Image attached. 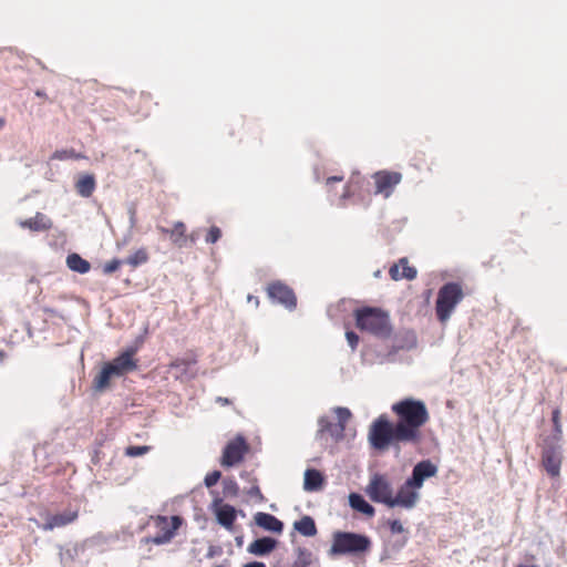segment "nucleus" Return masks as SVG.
I'll return each instance as SVG.
<instances>
[{
	"mask_svg": "<svg viewBox=\"0 0 567 567\" xmlns=\"http://www.w3.org/2000/svg\"><path fill=\"white\" fill-rule=\"evenodd\" d=\"M396 415L398 435L408 443L416 444L421 441V427L429 420V412L423 401L405 398L392 405Z\"/></svg>",
	"mask_w": 567,
	"mask_h": 567,
	"instance_id": "1",
	"label": "nucleus"
},
{
	"mask_svg": "<svg viewBox=\"0 0 567 567\" xmlns=\"http://www.w3.org/2000/svg\"><path fill=\"white\" fill-rule=\"evenodd\" d=\"M355 326L368 331L380 340L392 337L393 326L389 312L377 307H363L354 312Z\"/></svg>",
	"mask_w": 567,
	"mask_h": 567,
	"instance_id": "2",
	"label": "nucleus"
},
{
	"mask_svg": "<svg viewBox=\"0 0 567 567\" xmlns=\"http://www.w3.org/2000/svg\"><path fill=\"white\" fill-rule=\"evenodd\" d=\"M372 542L365 534L357 532L336 530L332 534V543L329 556L358 557L371 549Z\"/></svg>",
	"mask_w": 567,
	"mask_h": 567,
	"instance_id": "3",
	"label": "nucleus"
},
{
	"mask_svg": "<svg viewBox=\"0 0 567 567\" xmlns=\"http://www.w3.org/2000/svg\"><path fill=\"white\" fill-rule=\"evenodd\" d=\"M398 425L389 420L385 414L377 417L369 429V443L377 451H385L390 446H399L408 443L398 435Z\"/></svg>",
	"mask_w": 567,
	"mask_h": 567,
	"instance_id": "4",
	"label": "nucleus"
},
{
	"mask_svg": "<svg viewBox=\"0 0 567 567\" xmlns=\"http://www.w3.org/2000/svg\"><path fill=\"white\" fill-rule=\"evenodd\" d=\"M463 296V290L458 282L450 281L440 288L435 302V312L441 322L446 321L451 317L454 308L462 301Z\"/></svg>",
	"mask_w": 567,
	"mask_h": 567,
	"instance_id": "5",
	"label": "nucleus"
},
{
	"mask_svg": "<svg viewBox=\"0 0 567 567\" xmlns=\"http://www.w3.org/2000/svg\"><path fill=\"white\" fill-rule=\"evenodd\" d=\"M364 492L372 502L391 508L393 487L385 475L380 473L373 474Z\"/></svg>",
	"mask_w": 567,
	"mask_h": 567,
	"instance_id": "6",
	"label": "nucleus"
},
{
	"mask_svg": "<svg viewBox=\"0 0 567 567\" xmlns=\"http://www.w3.org/2000/svg\"><path fill=\"white\" fill-rule=\"evenodd\" d=\"M563 462V447L560 441L544 440L542 446V464L551 477L559 476Z\"/></svg>",
	"mask_w": 567,
	"mask_h": 567,
	"instance_id": "7",
	"label": "nucleus"
},
{
	"mask_svg": "<svg viewBox=\"0 0 567 567\" xmlns=\"http://www.w3.org/2000/svg\"><path fill=\"white\" fill-rule=\"evenodd\" d=\"M182 517L175 515L171 517V523H168L166 516L158 515L156 517V526L159 528V533L155 536L144 537L142 542L155 545H164L169 543L174 536L176 535L177 529L182 525Z\"/></svg>",
	"mask_w": 567,
	"mask_h": 567,
	"instance_id": "8",
	"label": "nucleus"
},
{
	"mask_svg": "<svg viewBox=\"0 0 567 567\" xmlns=\"http://www.w3.org/2000/svg\"><path fill=\"white\" fill-rule=\"evenodd\" d=\"M246 439L238 434L234 440L229 441L223 449L220 465L224 467H233L240 463L248 452Z\"/></svg>",
	"mask_w": 567,
	"mask_h": 567,
	"instance_id": "9",
	"label": "nucleus"
},
{
	"mask_svg": "<svg viewBox=\"0 0 567 567\" xmlns=\"http://www.w3.org/2000/svg\"><path fill=\"white\" fill-rule=\"evenodd\" d=\"M267 293L272 302L284 306L289 311L297 307V297L293 290L281 281H275L267 288Z\"/></svg>",
	"mask_w": 567,
	"mask_h": 567,
	"instance_id": "10",
	"label": "nucleus"
},
{
	"mask_svg": "<svg viewBox=\"0 0 567 567\" xmlns=\"http://www.w3.org/2000/svg\"><path fill=\"white\" fill-rule=\"evenodd\" d=\"M136 349L133 347L126 348L116 358L105 362L115 377H123L137 368L136 361L133 359Z\"/></svg>",
	"mask_w": 567,
	"mask_h": 567,
	"instance_id": "11",
	"label": "nucleus"
},
{
	"mask_svg": "<svg viewBox=\"0 0 567 567\" xmlns=\"http://www.w3.org/2000/svg\"><path fill=\"white\" fill-rule=\"evenodd\" d=\"M436 474L437 466L429 458L422 460L413 466L411 475L406 478L408 484L420 491L424 482Z\"/></svg>",
	"mask_w": 567,
	"mask_h": 567,
	"instance_id": "12",
	"label": "nucleus"
},
{
	"mask_svg": "<svg viewBox=\"0 0 567 567\" xmlns=\"http://www.w3.org/2000/svg\"><path fill=\"white\" fill-rule=\"evenodd\" d=\"M421 495L419 489L408 484V480L399 487L396 495H393L391 501V508L402 507L412 509L416 506Z\"/></svg>",
	"mask_w": 567,
	"mask_h": 567,
	"instance_id": "13",
	"label": "nucleus"
},
{
	"mask_svg": "<svg viewBox=\"0 0 567 567\" xmlns=\"http://www.w3.org/2000/svg\"><path fill=\"white\" fill-rule=\"evenodd\" d=\"M217 523L226 529H231L237 517V511L233 505L223 503V499L215 497L210 505Z\"/></svg>",
	"mask_w": 567,
	"mask_h": 567,
	"instance_id": "14",
	"label": "nucleus"
},
{
	"mask_svg": "<svg viewBox=\"0 0 567 567\" xmlns=\"http://www.w3.org/2000/svg\"><path fill=\"white\" fill-rule=\"evenodd\" d=\"M375 194H382L389 197L394 187L401 182L402 174L398 172L379 171L374 174Z\"/></svg>",
	"mask_w": 567,
	"mask_h": 567,
	"instance_id": "15",
	"label": "nucleus"
},
{
	"mask_svg": "<svg viewBox=\"0 0 567 567\" xmlns=\"http://www.w3.org/2000/svg\"><path fill=\"white\" fill-rule=\"evenodd\" d=\"M278 545V539L271 536H261L248 545L247 551L258 557H265L270 555Z\"/></svg>",
	"mask_w": 567,
	"mask_h": 567,
	"instance_id": "16",
	"label": "nucleus"
},
{
	"mask_svg": "<svg viewBox=\"0 0 567 567\" xmlns=\"http://www.w3.org/2000/svg\"><path fill=\"white\" fill-rule=\"evenodd\" d=\"M255 524L266 532L274 534H281L285 528V524L278 517L272 514L258 512L254 515Z\"/></svg>",
	"mask_w": 567,
	"mask_h": 567,
	"instance_id": "17",
	"label": "nucleus"
},
{
	"mask_svg": "<svg viewBox=\"0 0 567 567\" xmlns=\"http://www.w3.org/2000/svg\"><path fill=\"white\" fill-rule=\"evenodd\" d=\"M324 434H329L336 442L341 441L344 436V432L341 426L333 423L329 416L322 415L318 419V431L316 437L321 440Z\"/></svg>",
	"mask_w": 567,
	"mask_h": 567,
	"instance_id": "18",
	"label": "nucleus"
},
{
	"mask_svg": "<svg viewBox=\"0 0 567 567\" xmlns=\"http://www.w3.org/2000/svg\"><path fill=\"white\" fill-rule=\"evenodd\" d=\"M78 518V511H66L63 513H58L54 515H50L47 517L45 523L43 524L44 530H52L56 527H63Z\"/></svg>",
	"mask_w": 567,
	"mask_h": 567,
	"instance_id": "19",
	"label": "nucleus"
},
{
	"mask_svg": "<svg viewBox=\"0 0 567 567\" xmlns=\"http://www.w3.org/2000/svg\"><path fill=\"white\" fill-rule=\"evenodd\" d=\"M349 506L367 517H373L375 508L364 498V496L357 492H351L348 496Z\"/></svg>",
	"mask_w": 567,
	"mask_h": 567,
	"instance_id": "20",
	"label": "nucleus"
},
{
	"mask_svg": "<svg viewBox=\"0 0 567 567\" xmlns=\"http://www.w3.org/2000/svg\"><path fill=\"white\" fill-rule=\"evenodd\" d=\"M324 485V476L316 468L309 467L303 474V489L306 492H318Z\"/></svg>",
	"mask_w": 567,
	"mask_h": 567,
	"instance_id": "21",
	"label": "nucleus"
},
{
	"mask_svg": "<svg viewBox=\"0 0 567 567\" xmlns=\"http://www.w3.org/2000/svg\"><path fill=\"white\" fill-rule=\"evenodd\" d=\"M293 529L305 537H313L317 535L318 529L315 519L305 515L293 523Z\"/></svg>",
	"mask_w": 567,
	"mask_h": 567,
	"instance_id": "22",
	"label": "nucleus"
},
{
	"mask_svg": "<svg viewBox=\"0 0 567 567\" xmlns=\"http://www.w3.org/2000/svg\"><path fill=\"white\" fill-rule=\"evenodd\" d=\"M21 226L33 231H43L52 227V221L42 213H37L33 218H29L21 223Z\"/></svg>",
	"mask_w": 567,
	"mask_h": 567,
	"instance_id": "23",
	"label": "nucleus"
},
{
	"mask_svg": "<svg viewBox=\"0 0 567 567\" xmlns=\"http://www.w3.org/2000/svg\"><path fill=\"white\" fill-rule=\"evenodd\" d=\"M95 177L92 174H84L75 183V189L81 197L87 198L95 189Z\"/></svg>",
	"mask_w": 567,
	"mask_h": 567,
	"instance_id": "24",
	"label": "nucleus"
},
{
	"mask_svg": "<svg viewBox=\"0 0 567 567\" xmlns=\"http://www.w3.org/2000/svg\"><path fill=\"white\" fill-rule=\"evenodd\" d=\"M66 266L70 270L81 275L89 272L91 269V264L76 252L66 256Z\"/></svg>",
	"mask_w": 567,
	"mask_h": 567,
	"instance_id": "25",
	"label": "nucleus"
},
{
	"mask_svg": "<svg viewBox=\"0 0 567 567\" xmlns=\"http://www.w3.org/2000/svg\"><path fill=\"white\" fill-rule=\"evenodd\" d=\"M115 375L111 369L104 363L93 380V388L96 392H103L109 388L111 379Z\"/></svg>",
	"mask_w": 567,
	"mask_h": 567,
	"instance_id": "26",
	"label": "nucleus"
},
{
	"mask_svg": "<svg viewBox=\"0 0 567 567\" xmlns=\"http://www.w3.org/2000/svg\"><path fill=\"white\" fill-rule=\"evenodd\" d=\"M393 343L400 350H411L416 347V336L412 330H405L394 336Z\"/></svg>",
	"mask_w": 567,
	"mask_h": 567,
	"instance_id": "27",
	"label": "nucleus"
},
{
	"mask_svg": "<svg viewBox=\"0 0 567 567\" xmlns=\"http://www.w3.org/2000/svg\"><path fill=\"white\" fill-rule=\"evenodd\" d=\"M148 260V254L146 251L145 248H140L138 250H136L134 254H132L131 256H128L124 262L136 268L141 265H144L146 264Z\"/></svg>",
	"mask_w": 567,
	"mask_h": 567,
	"instance_id": "28",
	"label": "nucleus"
},
{
	"mask_svg": "<svg viewBox=\"0 0 567 567\" xmlns=\"http://www.w3.org/2000/svg\"><path fill=\"white\" fill-rule=\"evenodd\" d=\"M297 559L293 561L292 567H308L311 564L312 554L305 547H298L296 549Z\"/></svg>",
	"mask_w": 567,
	"mask_h": 567,
	"instance_id": "29",
	"label": "nucleus"
},
{
	"mask_svg": "<svg viewBox=\"0 0 567 567\" xmlns=\"http://www.w3.org/2000/svg\"><path fill=\"white\" fill-rule=\"evenodd\" d=\"M185 224L183 221H176L174 228L171 230V237L173 241L182 247L187 238L185 237Z\"/></svg>",
	"mask_w": 567,
	"mask_h": 567,
	"instance_id": "30",
	"label": "nucleus"
},
{
	"mask_svg": "<svg viewBox=\"0 0 567 567\" xmlns=\"http://www.w3.org/2000/svg\"><path fill=\"white\" fill-rule=\"evenodd\" d=\"M559 416H560L559 410L558 409L554 410L553 414H551V421H553V425H554L553 433L549 436H547L545 440L561 441L563 430H561Z\"/></svg>",
	"mask_w": 567,
	"mask_h": 567,
	"instance_id": "31",
	"label": "nucleus"
},
{
	"mask_svg": "<svg viewBox=\"0 0 567 567\" xmlns=\"http://www.w3.org/2000/svg\"><path fill=\"white\" fill-rule=\"evenodd\" d=\"M239 492L237 482L231 477L223 480V493L225 497H236Z\"/></svg>",
	"mask_w": 567,
	"mask_h": 567,
	"instance_id": "32",
	"label": "nucleus"
},
{
	"mask_svg": "<svg viewBox=\"0 0 567 567\" xmlns=\"http://www.w3.org/2000/svg\"><path fill=\"white\" fill-rule=\"evenodd\" d=\"M333 412L336 413L337 419H338V423L337 424L339 426H341V429H343V432H344L346 431V425H347L348 421L352 416L351 411L348 408L337 406V408L333 409Z\"/></svg>",
	"mask_w": 567,
	"mask_h": 567,
	"instance_id": "33",
	"label": "nucleus"
},
{
	"mask_svg": "<svg viewBox=\"0 0 567 567\" xmlns=\"http://www.w3.org/2000/svg\"><path fill=\"white\" fill-rule=\"evenodd\" d=\"M399 265L403 267L402 278H405L408 280H413L414 278H416L417 271L414 267L409 266L408 258H400Z\"/></svg>",
	"mask_w": 567,
	"mask_h": 567,
	"instance_id": "34",
	"label": "nucleus"
},
{
	"mask_svg": "<svg viewBox=\"0 0 567 567\" xmlns=\"http://www.w3.org/2000/svg\"><path fill=\"white\" fill-rule=\"evenodd\" d=\"M151 450L148 445H130L125 449V455L137 457L146 454Z\"/></svg>",
	"mask_w": 567,
	"mask_h": 567,
	"instance_id": "35",
	"label": "nucleus"
},
{
	"mask_svg": "<svg viewBox=\"0 0 567 567\" xmlns=\"http://www.w3.org/2000/svg\"><path fill=\"white\" fill-rule=\"evenodd\" d=\"M52 157L55 159L65 161L70 158H80L81 155L76 154L74 150H60L55 151Z\"/></svg>",
	"mask_w": 567,
	"mask_h": 567,
	"instance_id": "36",
	"label": "nucleus"
},
{
	"mask_svg": "<svg viewBox=\"0 0 567 567\" xmlns=\"http://www.w3.org/2000/svg\"><path fill=\"white\" fill-rule=\"evenodd\" d=\"M221 478V472L218 471V470H215V471H212L209 472L205 478H204V484L207 488H212L213 486H215L218 481Z\"/></svg>",
	"mask_w": 567,
	"mask_h": 567,
	"instance_id": "37",
	"label": "nucleus"
},
{
	"mask_svg": "<svg viewBox=\"0 0 567 567\" xmlns=\"http://www.w3.org/2000/svg\"><path fill=\"white\" fill-rule=\"evenodd\" d=\"M388 526L393 535H403L404 533H408L399 519H390L388 522Z\"/></svg>",
	"mask_w": 567,
	"mask_h": 567,
	"instance_id": "38",
	"label": "nucleus"
},
{
	"mask_svg": "<svg viewBox=\"0 0 567 567\" xmlns=\"http://www.w3.org/2000/svg\"><path fill=\"white\" fill-rule=\"evenodd\" d=\"M122 264H125V262H124V260H121V259L114 258V259H112L111 261H109V262H106V264L104 265L103 272H104L105 275L113 274L114 271H116V270L120 268V266H121Z\"/></svg>",
	"mask_w": 567,
	"mask_h": 567,
	"instance_id": "39",
	"label": "nucleus"
},
{
	"mask_svg": "<svg viewBox=\"0 0 567 567\" xmlns=\"http://www.w3.org/2000/svg\"><path fill=\"white\" fill-rule=\"evenodd\" d=\"M400 351L399 348L393 343L389 351L382 355L380 363H393L395 362V354Z\"/></svg>",
	"mask_w": 567,
	"mask_h": 567,
	"instance_id": "40",
	"label": "nucleus"
},
{
	"mask_svg": "<svg viewBox=\"0 0 567 567\" xmlns=\"http://www.w3.org/2000/svg\"><path fill=\"white\" fill-rule=\"evenodd\" d=\"M221 237V230L217 226H212L206 236V243L215 244Z\"/></svg>",
	"mask_w": 567,
	"mask_h": 567,
	"instance_id": "41",
	"label": "nucleus"
},
{
	"mask_svg": "<svg viewBox=\"0 0 567 567\" xmlns=\"http://www.w3.org/2000/svg\"><path fill=\"white\" fill-rule=\"evenodd\" d=\"M346 338H347V341H348L350 348L352 350H355V348L358 347L359 340H360L357 332L349 330L346 332Z\"/></svg>",
	"mask_w": 567,
	"mask_h": 567,
	"instance_id": "42",
	"label": "nucleus"
},
{
	"mask_svg": "<svg viewBox=\"0 0 567 567\" xmlns=\"http://www.w3.org/2000/svg\"><path fill=\"white\" fill-rule=\"evenodd\" d=\"M223 554V548L221 546H218V545H210L208 547V550L205 555L206 558L208 559H212L214 557H217V556H220Z\"/></svg>",
	"mask_w": 567,
	"mask_h": 567,
	"instance_id": "43",
	"label": "nucleus"
},
{
	"mask_svg": "<svg viewBox=\"0 0 567 567\" xmlns=\"http://www.w3.org/2000/svg\"><path fill=\"white\" fill-rule=\"evenodd\" d=\"M194 364V362H190V361H186V360H181V361H176V363L174 364V367L181 369V371L183 373H189V369L190 367Z\"/></svg>",
	"mask_w": 567,
	"mask_h": 567,
	"instance_id": "44",
	"label": "nucleus"
},
{
	"mask_svg": "<svg viewBox=\"0 0 567 567\" xmlns=\"http://www.w3.org/2000/svg\"><path fill=\"white\" fill-rule=\"evenodd\" d=\"M399 266H400L399 264H394V265H392V266L390 267L389 272H390V276H391V278H392L393 280H400V279H402V272H400V270H399Z\"/></svg>",
	"mask_w": 567,
	"mask_h": 567,
	"instance_id": "45",
	"label": "nucleus"
},
{
	"mask_svg": "<svg viewBox=\"0 0 567 567\" xmlns=\"http://www.w3.org/2000/svg\"><path fill=\"white\" fill-rule=\"evenodd\" d=\"M406 542H408V536L406 535H402L400 538L395 539L392 543V547L398 551V550L402 549L405 546Z\"/></svg>",
	"mask_w": 567,
	"mask_h": 567,
	"instance_id": "46",
	"label": "nucleus"
},
{
	"mask_svg": "<svg viewBox=\"0 0 567 567\" xmlns=\"http://www.w3.org/2000/svg\"><path fill=\"white\" fill-rule=\"evenodd\" d=\"M247 494L251 497H258L259 499H262L264 496L261 494V491L258 485H252L248 491Z\"/></svg>",
	"mask_w": 567,
	"mask_h": 567,
	"instance_id": "47",
	"label": "nucleus"
},
{
	"mask_svg": "<svg viewBox=\"0 0 567 567\" xmlns=\"http://www.w3.org/2000/svg\"><path fill=\"white\" fill-rule=\"evenodd\" d=\"M128 215H130V229H132L136 224L134 207H130Z\"/></svg>",
	"mask_w": 567,
	"mask_h": 567,
	"instance_id": "48",
	"label": "nucleus"
},
{
	"mask_svg": "<svg viewBox=\"0 0 567 567\" xmlns=\"http://www.w3.org/2000/svg\"><path fill=\"white\" fill-rule=\"evenodd\" d=\"M243 567H267L265 563L252 560L243 565Z\"/></svg>",
	"mask_w": 567,
	"mask_h": 567,
	"instance_id": "49",
	"label": "nucleus"
},
{
	"mask_svg": "<svg viewBox=\"0 0 567 567\" xmlns=\"http://www.w3.org/2000/svg\"><path fill=\"white\" fill-rule=\"evenodd\" d=\"M342 176H331L327 179V184L334 183V182H341Z\"/></svg>",
	"mask_w": 567,
	"mask_h": 567,
	"instance_id": "50",
	"label": "nucleus"
},
{
	"mask_svg": "<svg viewBox=\"0 0 567 567\" xmlns=\"http://www.w3.org/2000/svg\"><path fill=\"white\" fill-rule=\"evenodd\" d=\"M216 401H217V402H219V403H221V404H229V403H230L229 399H227V398H221V396H218V398L216 399Z\"/></svg>",
	"mask_w": 567,
	"mask_h": 567,
	"instance_id": "51",
	"label": "nucleus"
},
{
	"mask_svg": "<svg viewBox=\"0 0 567 567\" xmlns=\"http://www.w3.org/2000/svg\"><path fill=\"white\" fill-rule=\"evenodd\" d=\"M214 567H230V560L225 559L221 564L216 565Z\"/></svg>",
	"mask_w": 567,
	"mask_h": 567,
	"instance_id": "52",
	"label": "nucleus"
},
{
	"mask_svg": "<svg viewBox=\"0 0 567 567\" xmlns=\"http://www.w3.org/2000/svg\"><path fill=\"white\" fill-rule=\"evenodd\" d=\"M235 542H236V545H237V546H241V545H243V542H244V540H243V536H237V537L235 538Z\"/></svg>",
	"mask_w": 567,
	"mask_h": 567,
	"instance_id": "53",
	"label": "nucleus"
},
{
	"mask_svg": "<svg viewBox=\"0 0 567 567\" xmlns=\"http://www.w3.org/2000/svg\"><path fill=\"white\" fill-rule=\"evenodd\" d=\"M35 95H37V96H39V97H44V96H45V93H44V91H42V90H38V91L35 92Z\"/></svg>",
	"mask_w": 567,
	"mask_h": 567,
	"instance_id": "54",
	"label": "nucleus"
},
{
	"mask_svg": "<svg viewBox=\"0 0 567 567\" xmlns=\"http://www.w3.org/2000/svg\"><path fill=\"white\" fill-rule=\"evenodd\" d=\"M158 229H159V230H161V233H163V234H169V235H171V230H169V229H167V228H165V227H159Z\"/></svg>",
	"mask_w": 567,
	"mask_h": 567,
	"instance_id": "55",
	"label": "nucleus"
},
{
	"mask_svg": "<svg viewBox=\"0 0 567 567\" xmlns=\"http://www.w3.org/2000/svg\"><path fill=\"white\" fill-rule=\"evenodd\" d=\"M189 239H190L192 243H195L196 236L190 235Z\"/></svg>",
	"mask_w": 567,
	"mask_h": 567,
	"instance_id": "56",
	"label": "nucleus"
},
{
	"mask_svg": "<svg viewBox=\"0 0 567 567\" xmlns=\"http://www.w3.org/2000/svg\"><path fill=\"white\" fill-rule=\"evenodd\" d=\"M4 125V120L0 117V128Z\"/></svg>",
	"mask_w": 567,
	"mask_h": 567,
	"instance_id": "57",
	"label": "nucleus"
},
{
	"mask_svg": "<svg viewBox=\"0 0 567 567\" xmlns=\"http://www.w3.org/2000/svg\"><path fill=\"white\" fill-rule=\"evenodd\" d=\"M248 300L255 301V298H252V296H248Z\"/></svg>",
	"mask_w": 567,
	"mask_h": 567,
	"instance_id": "58",
	"label": "nucleus"
},
{
	"mask_svg": "<svg viewBox=\"0 0 567 567\" xmlns=\"http://www.w3.org/2000/svg\"><path fill=\"white\" fill-rule=\"evenodd\" d=\"M248 300L255 301V298H252V296H248Z\"/></svg>",
	"mask_w": 567,
	"mask_h": 567,
	"instance_id": "59",
	"label": "nucleus"
},
{
	"mask_svg": "<svg viewBox=\"0 0 567 567\" xmlns=\"http://www.w3.org/2000/svg\"><path fill=\"white\" fill-rule=\"evenodd\" d=\"M247 473L246 472H243L240 473V476L244 477Z\"/></svg>",
	"mask_w": 567,
	"mask_h": 567,
	"instance_id": "60",
	"label": "nucleus"
},
{
	"mask_svg": "<svg viewBox=\"0 0 567 567\" xmlns=\"http://www.w3.org/2000/svg\"><path fill=\"white\" fill-rule=\"evenodd\" d=\"M2 354H3V352H2V351H0V357H1Z\"/></svg>",
	"mask_w": 567,
	"mask_h": 567,
	"instance_id": "61",
	"label": "nucleus"
}]
</instances>
